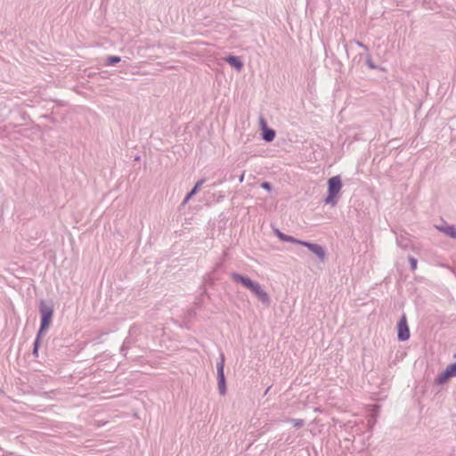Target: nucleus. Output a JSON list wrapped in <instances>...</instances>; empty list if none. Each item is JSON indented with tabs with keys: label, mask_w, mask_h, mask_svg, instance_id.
Returning a JSON list of instances; mask_svg holds the SVG:
<instances>
[{
	"label": "nucleus",
	"mask_w": 456,
	"mask_h": 456,
	"mask_svg": "<svg viewBox=\"0 0 456 456\" xmlns=\"http://www.w3.org/2000/svg\"><path fill=\"white\" fill-rule=\"evenodd\" d=\"M452 377H456V362L449 365L444 372L438 377V383L442 384Z\"/></svg>",
	"instance_id": "6"
},
{
	"label": "nucleus",
	"mask_w": 456,
	"mask_h": 456,
	"mask_svg": "<svg viewBox=\"0 0 456 456\" xmlns=\"http://www.w3.org/2000/svg\"><path fill=\"white\" fill-rule=\"evenodd\" d=\"M40 313L42 320L39 335L43 332V330H46L50 326L53 310L51 306L45 305V302H42L40 305Z\"/></svg>",
	"instance_id": "4"
},
{
	"label": "nucleus",
	"mask_w": 456,
	"mask_h": 456,
	"mask_svg": "<svg viewBox=\"0 0 456 456\" xmlns=\"http://www.w3.org/2000/svg\"><path fill=\"white\" fill-rule=\"evenodd\" d=\"M224 356L222 355L220 362L217 363V375H218V377L224 376Z\"/></svg>",
	"instance_id": "13"
},
{
	"label": "nucleus",
	"mask_w": 456,
	"mask_h": 456,
	"mask_svg": "<svg viewBox=\"0 0 456 456\" xmlns=\"http://www.w3.org/2000/svg\"><path fill=\"white\" fill-rule=\"evenodd\" d=\"M444 232L452 238H456V228L453 226H449L443 229Z\"/></svg>",
	"instance_id": "14"
},
{
	"label": "nucleus",
	"mask_w": 456,
	"mask_h": 456,
	"mask_svg": "<svg viewBox=\"0 0 456 456\" xmlns=\"http://www.w3.org/2000/svg\"><path fill=\"white\" fill-rule=\"evenodd\" d=\"M410 263L412 270L417 269V260L415 258H410Z\"/></svg>",
	"instance_id": "15"
},
{
	"label": "nucleus",
	"mask_w": 456,
	"mask_h": 456,
	"mask_svg": "<svg viewBox=\"0 0 456 456\" xmlns=\"http://www.w3.org/2000/svg\"><path fill=\"white\" fill-rule=\"evenodd\" d=\"M225 61L232 66L235 67L238 70L242 69V62L237 57L229 56L225 59Z\"/></svg>",
	"instance_id": "8"
},
{
	"label": "nucleus",
	"mask_w": 456,
	"mask_h": 456,
	"mask_svg": "<svg viewBox=\"0 0 456 456\" xmlns=\"http://www.w3.org/2000/svg\"><path fill=\"white\" fill-rule=\"evenodd\" d=\"M232 278L233 281L240 282L243 286L249 289L263 302L268 301L267 294L262 289L261 286L258 283L254 282L250 279L243 277L237 273H232Z\"/></svg>",
	"instance_id": "2"
},
{
	"label": "nucleus",
	"mask_w": 456,
	"mask_h": 456,
	"mask_svg": "<svg viewBox=\"0 0 456 456\" xmlns=\"http://www.w3.org/2000/svg\"><path fill=\"white\" fill-rule=\"evenodd\" d=\"M397 336L399 340L405 341L410 338V330L405 315H403L397 324Z\"/></svg>",
	"instance_id": "5"
},
{
	"label": "nucleus",
	"mask_w": 456,
	"mask_h": 456,
	"mask_svg": "<svg viewBox=\"0 0 456 456\" xmlns=\"http://www.w3.org/2000/svg\"><path fill=\"white\" fill-rule=\"evenodd\" d=\"M299 245L305 246L308 248L313 253H314L316 256H318L321 259H324L325 257V250L322 248V247L313 244L305 241L299 242Z\"/></svg>",
	"instance_id": "7"
},
{
	"label": "nucleus",
	"mask_w": 456,
	"mask_h": 456,
	"mask_svg": "<svg viewBox=\"0 0 456 456\" xmlns=\"http://www.w3.org/2000/svg\"><path fill=\"white\" fill-rule=\"evenodd\" d=\"M261 187L267 190V191H270L271 190V185L269 183L267 182H265L261 184Z\"/></svg>",
	"instance_id": "17"
},
{
	"label": "nucleus",
	"mask_w": 456,
	"mask_h": 456,
	"mask_svg": "<svg viewBox=\"0 0 456 456\" xmlns=\"http://www.w3.org/2000/svg\"><path fill=\"white\" fill-rule=\"evenodd\" d=\"M275 133L272 129H265L263 137L267 142H272L274 139Z\"/></svg>",
	"instance_id": "11"
},
{
	"label": "nucleus",
	"mask_w": 456,
	"mask_h": 456,
	"mask_svg": "<svg viewBox=\"0 0 456 456\" xmlns=\"http://www.w3.org/2000/svg\"><path fill=\"white\" fill-rule=\"evenodd\" d=\"M232 278L233 281L240 282L243 286L249 289L263 302L268 301L267 294L262 289L261 286L258 283L254 282L250 279L243 277L237 273H232Z\"/></svg>",
	"instance_id": "1"
},
{
	"label": "nucleus",
	"mask_w": 456,
	"mask_h": 456,
	"mask_svg": "<svg viewBox=\"0 0 456 456\" xmlns=\"http://www.w3.org/2000/svg\"><path fill=\"white\" fill-rule=\"evenodd\" d=\"M279 238L281 240H284V241H289V242H292V243H296V244H299V242H302V240H297L291 236H287V235H284L282 233H279Z\"/></svg>",
	"instance_id": "12"
},
{
	"label": "nucleus",
	"mask_w": 456,
	"mask_h": 456,
	"mask_svg": "<svg viewBox=\"0 0 456 456\" xmlns=\"http://www.w3.org/2000/svg\"><path fill=\"white\" fill-rule=\"evenodd\" d=\"M303 424V420L299 419V420H296L295 422V426H301Z\"/></svg>",
	"instance_id": "18"
},
{
	"label": "nucleus",
	"mask_w": 456,
	"mask_h": 456,
	"mask_svg": "<svg viewBox=\"0 0 456 456\" xmlns=\"http://www.w3.org/2000/svg\"><path fill=\"white\" fill-rule=\"evenodd\" d=\"M218 389L221 395L226 393V383L224 376L218 377Z\"/></svg>",
	"instance_id": "10"
},
{
	"label": "nucleus",
	"mask_w": 456,
	"mask_h": 456,
	"mask_svg": "<svg viewBox=\"0 0 456 456\" xmlns=\"http://www.w3.org/2000/svg\"><path fill=\"white\" fill-rule=\"evenodd\" d=\"M120 61L119 57H110V64L117 63Z\"/></svg>",
	"instance_id": "16"
},
{
	"label": "nucleus",
	"mask_w": 456,
	"mask_h": 456,
	"mask_svg": "<svg viewBox=\"0 0 456 456\" xmlns=\"http://www.w3.org/2000/svg\"><path fill=\"white\" fill-rule=\"evenodd\" d=\"M203 182V180H200L196 183L194 188L188 193V195L184 199L183 204L187 203L189 200L198 191L200 187L202 185Z\"/></svg>",
	"instance_id": "9"
},
{
	"label": "nucleus",
	"mask_w": 456,
	"mask_h": 456,
	"mask_svg": "<svg viewBox=\"0 0 456 456\" xmlns=\"http://www.w3.org/2000/svg\"><path fill=\"white\" fill-rule=\"evenodd\" d=\"M328 185H329V188H328L329 195L326 198L325 201L327 204L335 205L336 204L335 198L340 191V189L342 186L340 177L337 175V176H333V177L330 178L329 182H328Z\"/></svg>",
	"instance_id": "3"
}]
</instances>
